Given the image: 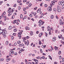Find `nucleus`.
<instances>
[{
  "instance_id": "nucleus-1",
  "label": "nucleus",
  "mask_w": 64,
  "mask_h": 64,
  "mask_svg": "<svg viewBox=\"0 0 64 64\" xmlns=\"http://www.w3.org/2000/svg\"><path fill=\"white\" fill-rule=\"evenodd\" d=\"M26 40V38L24 37L23 40V42L24 41V43L25 45H27V46H28L29 45V41L28 40H27V42L26 41H25V40Z\"/></svg>"
},
{
  "instance_id": "nucleus-2",
  "label": "nucleus",
  "mask_w": 64,
  "mask_h": 64,
  "mask_svg": "<svg viewBox=\"0 0 64 64\" xmlns=\"http://www.w3.org/2000/svg\"><path fill=\"white\" fill-rule=\"evenodd\" d=\"M57 1L56 0H54L53 1H52L51 4H50V7H52V5H54L55 4V2H57Z\"/></svg>"
},
{
  "instance_id": "nucleus-3",
  "label": "nucleus",
  "mask_w": 64,
  "mask_h": 64,
  "mask_svg": "<svg viewBox=\"0 0 64 64\" xmlns=\"http://www.w3.org/2000/svg\"><path fill=\"white\" fill-rule=\"evenodd\" d=\"M57 11L58 12H61V9L60 8H59V6L57 7Z\"/></svg>"
},
{
  "instance_id": "nucleus-4",
  "label": "nucleus",
  "mask_w": 64,
  "mask_h": 64,
  "mask_svg": "<svg viewBox=\"0 0 64 64\" xmlns=\"http://www.w3.org/2000/svg\"><path fill=\"white\" fill-rule=\"evenodd\" d=\"M33 60L34 61H35L36 63H35V64H38V60L35 59H33Z\"/></svg>"
},
{
  "instance_id": "nucleus-5",
  "label": "nucleus",
  "mask_w": 64,
  "mask_h": 64,
  "mask_svg": "<svg viewBox=\"0 0 64 64\" xmlns=\"http://www.w3.org/2000/svg\"><path fill=\"white\" fill-rule=\"evenodd\" d=\"M12 10V8H10L8 9V13H10L11 12V10Z\"/></svg>"
},
{
  "instance_id": "nucleus-6",
  "label": "nucleus",
  "mask_w": 64,
  "mask_h": 64,
  "mask_svg": "<svg viewBox=\"0 0 64 64\" xmlns=\"http://www.w3.org/2000/svg\"><path fill=\"white\" fill-rule=\"evenodd\" d=\"M51 7H50H50H48V10L49 11H51V10H52V8H51Z\"/></svg>"
},
{
  "instance_id": "nucleus-7",
  "label": "nucleus",
  "mask_w": 64,
  "mask_h": 64,
  "mask_svg": "<svg viewBox=\"0 0 64 64\" xmlns=\"http://www.w3.org/2000/svg\"><path fill=\"white\" fill-rule=\"evenodd\" d=\"M5 14H6V12H4L1 15L2 17V18H3L4 17V15H5Z\"/></svg>"
},
{
  "instance_id": "nucleus-8",
  "label": "nucleus",
  "mask_w": 64,
  "mask_h": 64,
  "mask_svg": "<svg viewBox=\"0 0 64 64\" xmlns=\"http://www.w3.org/2000/svg\"><path fill=\"white\" fill-rule=\"evenodd\" d=\"M54 18V16H53V15H52L50 16V18L51 19H53Z\"/></svg>"
},
{
  "instance_id": "nucleus-9",
  "label": "nucleus",
  "mask_w": 64,
  "mask_h": 64,
  "mask_svg": "<svg viewBox=\"0 0 64 64\" xmlns=\"http://www.w3.org/2000/svg\"><path fill=\"white\" fill-rule=\"evenodd\" d=\"M43 34V33L42 32L40 33L38 35V36L39 37H41V36H42V35Z\"/></svg>"
},
{
  "instance_id": "nucleus-10",
  "label": "nucleus",
  "mask_w": 64,
  "mask_h": 64,
  "mask_svg": "<svg viewBox=\"0 0 64 64\" xmlns=\"http://www.w3.org/2000/svg\"><path fill=\"white\" fill-rule=\"evenodd\" d=\"M56 39V37H53V41H55Z\"/></svg>"
},
{
  "instance_id": "nucleus-11",
  "label": "nucleus",
  "mask_w": 64,
  "mask_h": 64,
  "mask_svg": "<svg viewBox=\"0 0 64 64\" xmlns=\"http://www.w3.org/2000/svg\"><path fill=\"white\" fill-rule=\"evenodd\" d=\"M58 47H56V46H55L54 47V49H55V50H57L58 49Z\"/></svg>"
},
{
  "instance_id": "nucleus-12",
  "label": "nucleus",
  "mask_w": 64,
  "mask_h": 64,
  "mask_svg": "<svg viewBox=\"0 0 64 64\" xmlns=\"http://www.w3.org/2000/svg\"><path fill=\"white\" fill-rule=\"evenodd\" d=\"M41 10L40 8L38 9V10L37 11V13H39V12L41 11Z\"/></svg>"
},
{
  "instance_id": "nucleus-13",
  "label": "nucleus",
  "mask_w": 64,
  "mask_h": 64,
  "mask_svg": "<svg viewBox=\"0 0 64 64\" xmlns=\"http://www.w3.org/2000/svg\"><path fill=\"white\" fill-rule=\"evenodd\" d=\"M10 52H11L12 54L13 55V54H14V51L12 50H10Z\"/></svg>"
},
{
  "instance_id": "nucleus-14",
  "label": "nucleus",
  "mask_w": 64,
  "mask_h": 64,
  "mask_svg": "<svg viewBox=\"0 0 64 64\" xmlns=\"http://www.w3.org/2000/svg\"><path fill=\"white\" fill-rule=\"evenodd\" d=\"M58 4L59 5H62V2H61V1H60L59 2Z\"/></svg>"
},
{
  "instance_id": "nucleus-15",
  "label": "nucleus",
  "mask_w": 64,
  "mask_h": 64,
  "mask_svg": "<svg viewBox=\"0 0 64 64\" xmlns=\"http://www.w3.org/2000/svg\"><path fill=\"white\" fill-rule=\"evenodd\" d=\"M30 35L32 36V35H33V32L32 31H31L30 33Z\"/></svg>"
},
{
  "instance_id": "nucleus-16",
  "label": "nucleus",
  "mask_w": 64,
  "mask_h": 64,
  "mask_svg": "<svg viewBox=\"0 0 64 64\" xmlns=\"http://www.w3.org/2000/svg\"><path fill=\"white\" fill-rule=\"evenodd\" d=\"M64 22H61V23L60 22V25H63V24H64Z\"/></svg>"
},
{
  "instance_id": "nucleus-17",
  "label": "nucleus",
  "mask_w": 64,
  "mask_h": 64,
  "mask_svg": "<svg viewBox=\"0 0 64 64\" xmlns=\"http://www.w3.org/2000/svg\"><path fill=\"white\" fill-rule=\"evenodd\" d=\"M4 21H6V20H7V18H6V16H4Z\"/></svg>"
},
{
  "instance_id": "nucleus-18",
  "label": "nucleus",
  "mask_w": 64,
  "mask_h": 64,
  "mask_svg": "<svg viewBox=\"0 0 64 64\" xmlns=\"http://www.w3.org/2000/svg\"><path fill=\"white\" fill-rule=\"evenodd\" d=\"M21 34H22V32H18V36H20V35H21Z\"/></svg>"
},
{
  "instance_id": "nucleus-19",
  "label": "nucleus",
  "mask_w": 64,
  "mask_h": 64,
  "mask_svg": "<svg viewBox=\"0 0 64 64\" xmlns=\"http://www.w3.org/2000/svg\"><path fill=\"white\" fill-rule=\"evenodd\" d=\"M12 26H10L9 27H8V29L9 30H11V29H12Z\"/></svg>"
},
{
  "instance_id": "nucleus-20",
  "label": "nucleus",
  "mask_w": 64,
  "mask_h": 64,
  "mask_svg": "<svg viewBox=\"0 0 64 64\" xmlns=\"http://www.w3.org/2000/svg\"><path fill=\"white\" fill-rule=\"evenodd\" d=\"M12 14V12H10V13H9L8 14V16H10V15H11Z\"/></svg>"
},
{
  "instance_id": "nucleus-21",
  "label": "nucleus",
  "mask_w": 64,
  "mask_h": 64,
  "mask_svg": "<svg viewBox=\"0 0 64 64\" xmlns=\"http://www.w3.org/2000/svg\"><path fill=\"white\" fill-rule=\"evenodd\" d=\"M46 45H45L44 46L43 45H42V47L43 48H45L46 47Z\"/></svg>"
},
{
  "instance_id": "nucleus-22",
  "label": "nucleus",
  "mask_w": 64,
  "mask_h": 64,
  "mask_svg": "<svg viewBox=\"0 0 64 64\" xmlns=\"http://www.w3.org/2000/svg\"><path fill=\"white\" fill-rule=\"evenodd\" d=\"M3 32V30H1V28L0 27V34H1L2 32Z\"/></svg>"
},
{
  "instance_id": "nucleus-23",
  "label": "nucleus",
  "mask_w": 64,
  "mask_h": 64,
  "mask_svg": "<svg viewBox=\"0 0 64 64\" xmlns=\"http://www.w3.org/2000/svg\"><path fill=\"white\" fill-rule=\"evenodd\" d=\"M4 34H7V31L6 30L5 31H3Z\"/></svg>"
},
{
  "instance_id": "nucleus-24",
  "label": "nucleus",
  "mask_w": 64,
  "mask_h": 64,
  "mask_svg": "<svg viewBox=\"0 0 64 64\" xmlns=\"http://www.w3.org/2000/svg\"><path fill=\"white\" fill-rule=\"evenodd\" d=\"M8 43H9V42H8V41H6V45H8Z\"/></svg>"
},
{
  "instance_id": "nucleus-25",
  "label": "nucleus",
  "mask_w": 64,
  "mask_h": 64,
  "mask_svg": "<svg viewBox=\"0 0 64 64\" xmlns=\"http://www.w3.org/2000/svg\"><path fill=\"white\" fill-rule=\"evenodd\" d=\"M48 57L50 59V60H52V57H51V56H50V55L48 56Z\"/></svg>"
},
{
  "instance_id": "nucleus-26",
  "label": "nucleus",
  "mask_w": 64,
  "mask_h": 64,
  "mask_svg": "<svg viewBox=\"0 0 64 64\" xmlns=\"http://www.w3.org/2000/svg\"><path fill=\"white\" fill-rule=\"evenodd\" d=\"M53 11H54V12H56V9L55 8H54L53 9Z\"/></svg>"
},
{
  "instance_id": "nucleus-27",
  "label": "nucleus",
  "mask_w": 64,
  "mask_h": 64,
  "mask_svg": "<svg viewBox=\"0 0 64 64\" xmlns=\"http://www.w3.org/2000/svg\"><path fill=\"white\" fill-rule=\"evenodd\" d=\"M4 60V59L3 58H0V61H3Z\"/></svg>"
},
{
  "instance_id": "nucleus-28",
  "label": "nucleus",
  "mask_w": 64,
  "mask_h": 64,
  "mask_svg": "<svg viewBox=\"0 0 64 64\" xmlns=\"http://www.w3.org/2000/svg\"><path fill=\"white\" fill-rule=\"evenodd\" d=\"M14 8H13L12 10V11H11V12L12 13H13V12L14 11Z\"/></svg>"
},
{
  "instance_id": "nucleus-29",
  "label": "nucleus",
  "mask_w": 64,
  "mask_h": 64,
  "mask_svg": "<svg viewBox=\"0 0 64 64\" xmlns=\"http://www.w3.org/2000/svg\"><path fill=\"white\" fill-rule=\"evenodd\" d=\"M32 6V4L31 3H30L29 4H28V6L29 7H31Z\"/></svg>"
},
{
  "instance_id": "nucleus-30",
  "label": "nucleus",
  "mask_w": 64,
  "mask_h": 64,
  "mask_svg": "<svg viewBox=\"0 0 64 64\" xmlns=\"http://www.w3.org/2000/svg\"><path fill=\"white\" fill-rule=\"evenodd\" d=\"M43 16H44V14H42L41 16H40V18H42V17H43Z\"/></svg>"
},
{
  "instance_id": "nucleus-31",
  "label": "nucleus",
  "mask_w": 64,
  "mask_h": 64,
  "mask_svg": "<svg viewBox=\"0 0 64 64\" xmlns=\"http://www.w3.org/2000/svg\"><path fill=\"white\" fill-rule=\"evenodd\" d=\"M17 2L18 3H20L21 2H22V1L21 0H20V1H19V0H18L17 1Z\"/></svg>"
},
{
  "instance_id": "nucleus-32",
  "label": "nucleus",
  "mask_w": 64,
  "mask_h": 64,
  "mask_svg": "<svg viewBox=\"0 0 64 64\" xmlns=\"http://www.w3.org/2000/svg\"><path fill=\"white\" fill-rule=\"evenodd\" d=\"M15 20L13 21V24H15V23H16V20Z\"/></svg>"
},
{
  "instance_id": "nucleus-33",
  "label": "nucleus",
  "mask_w": 64,
  "mask_h": 64,
  "mask_svg": "<svg viewBox=\"0 0 64 64\" xmlns=\"http://www.w3.org/2000/svg\"><path fill=\"white\" fill-rule=\"evenodd\" d=\"M10 59H9L8 58H7L6 59V61L7 62H8L9 61H10Z\"/></svg>"
},
{
  "instance_id": "nucleus-34",
  "label": "nucleus",
  "mask_w": 64,
  "mask_h": 64,
  "mask_svg": "<svg viewBox=\"0 0 64 64\" xmlns=\"http://www.w3.org/2000/svg\"><path fill=\"white\" fill-rule=\"evenodd\" d=\"M22 17H23V15H22V14H21L20 16V18L21 19L22 18Z\"/></svg>"
},
{
  "instance_id": "nucleus-35",
  "label": "nucleus",
  "mask_w": 64,
  "mask_h": 64,
  "mask_svg": "<svg viewBox=\"0 0 64 64\" xmlns=\"http://www.w3.org/2000/svg\"><path fill=\"white\" fill-rule=\"evenodd\" d=\"M17 31V29H14V32H16V31Z\"/></svg>"
},
{
  "instance_id": "nucleus-36",
  "label": "nucleus",
  "mask_w": 64,
  "mask_h": 64,
  "mask_svg": "<svg viewBox=\"0 0 64 64\" xmlns=\"http://www.w3.org/2000/svg\"><path fill=\"white\" fill-rule=\"evenodd\" d=\"M62 22V19H60V23H61V22Z\"/></svg>"
},
{
  "instance_id": "nucleus-37",
  "label": "nucleus",
  "mask_w": 64,
  "mask_h": 64,
  "mask_svg": "<svg viewBox=\"0 0 64 64\" xmlns=\"http://www.w3.org/2000/svg\"><path fill=\"white\" fill-rule=\"evenodd\" d=\"M40 52L41 53H42V52H43L42 50L41 49H40Z\"/></svg>"
},
{
  "instance_id": "nucleus-38",
  "label": "nucleus",
  "mask_w": 64,
  "mask_h": 64,
  "mask_svg": "<svg viewBox=\"0 0 64 64\" xmlns=\"http://www.w3.org/2000/svg\"><path fill=\"white\" fill-rule=\"evenodd\" d=\"M58 30H55V32L56 33H57L58 32Z\"/></svg>"
},
{
  "instance_id": "nucleus-39",
  "label": "nucleus",
  "mask_w": 64,
  "mask_h": 64,
  "mask_svg": "<svg viewBox=\"0 0 64 64\" xmlns=\"http://www.w3.org/2000/svg\"><path fill=\"white\" fill-rule=\"evenodd\" d=\"M27 0H23V2L24 3L26 2H27Z\"/></svg>"
},
{
  "instance_id": "nucleus-40",
  "label": "nucleus",
  "mask_w": 64,
  "mask_h": 64,
  "mask_svg": "<svg viewBox=\"0 0 64 64\" xmlns=\"http://www.w3.org/2000/svg\"><path fill=\"white\" fill-rule=\"evenodd\" d=\"M42 20H40V21L38 22V23H42Z\"/></svg>"
},
{
  "instance_id": "nucleus-41",
  "label": "nucleus",
  "mask_w": 64,
  "mask_h": 64,
  "mask_svg": "<svg viewBox=\"0 0 64 64\" xmlns=\"http://www.w3.org/2000/svg\"><path fill=\"white\" fill-rule=\"evenodd\" d=\"M27 18V16H24V19H26Z\"/></svg>"
},
{
  "instance_id": "nucleus-42",
  "label": "nucleus",
  "mask_w": 64,
  "mask_h": 64,
  "mask_svg": "<svg viewBox=\"0 0 64 64\" xmlns=\"http://www.w3.org/2000/svg\"><path fill=\"white\" fill-rule=\"evenodd\" d=\"M12 63H15V60H14L13 59L12 60Z\"/></svg>"
},
{
  "instance_id": "nucleus-43",
  "label": "nucleus",
  "mask_w": 64,
  "mask_h": 64,
  "mask_svg": "<svg viewBox=\"0 0 64 64\" xmlns=\"http://www.w3.org/2000/svg\"><path fill=\"white\" fill-rule=\"evenodd\" d=\"M39 31H38V30H37L36 31V34H38V33H39Z\"/></svg>"
},
{
  "instance_id": "nucleus-44",
  "label": "nucleus",
  "mask_w": 64,
  "mask_h": 64,
  "mask_svg": "<svg viewBox=\"0 0 64 64\" xmlns=\"http://www.w3.org/2000/svg\"><path fill=\"white\" fill-rule=\"evenodd\" d=\"M21 43V42L20 41H18V44H20Z\"/></svg>"
},
{
  "instance_id": "nucleus-45",
  "label": "nucleus",
  "mask_w": 64,
  "mask_h": 64,
  "mask_svg": "<svg viewBox=\"0 0 64 64\" xmlns=\"http://www.w3.org/2000/svg\"><path fill=\"white\" fill-rule=\"evenodd\" d=\"M15 50V48H14L13 49H10V51H12V50Z\"/></svg>"
},
{
  "instance_id": "nucleus-46",
  "label": "nucleus",
  "mask_w": 64,
  "mask_h": 64,
  "mask_svg": "<svg viewBox=\"0 0 64 64\" xmlns=\"http://www.w3.org/2000/svg\"><path fill=\"white\" fill-rule=\"evenodd\" d=\"M62 9H64V4H62Z\"/></svg>"
},
{
  "instance_id": "nucleus-47",
  "label": "nucleus",
  "mask_w": 64,
  "mask_h": 64,
  "mask_svg": "<svg viewBox=\"0 0 64 64\" xmlns=\"http://www.w3.org/2000/svg\"><path fill=\"white\" fill-rule=\"evenodd\" d=\"M61 52L60 51H59L58 52V54L60 55V54H61Z\"/></svg>"
},
{
  "instance_id": "nucleus-48",
  "label": "nucleus",
  "mask_w": 64,
  "mask_h": 64,
  "mask_svg": "<svg viewBox=\"0 0 64 64\" xmlns=\"http://www.w3.org/2000/svg\"><path fill=\"white\" fill-rule=\"evenodd\" d=\"M11 39L12 40H13V39H14V36H12Z\"/></svg>"
},
{
  "instance_id": "nucleus-49",
  "label": "nucleus",
  "mask_w": 64,
  "mask_h": 64,
  "mask_svg": "<svg viewBox=\"0 0 64 64\" xmlns=\"http://www.w3.org/2000/svg\"><path fill=\"white\" fill-rule=\"evenodd\" d=\"M2 34V35H3L4 34V32H3V31L2 30V33L1 34H0V35H1V34Z\"/></svg>"
},
{
  "instance_id": "nucleus-50",
  "label": "nucleus",
  "mask_w": 64,
  "mask_h": 64,
  "mask_svg": "<svg viewBox=\"0 0 64 64\" xmlns=\"http://www.w3.org/2000/svg\"><path fill=\"white\" fill-rule=\"evenodd\" d=\"M19 46H20V47H22V44H20L19 45Z\"/></svg>"
},
{
  "instance_id": "nucleus-51",
  "label": "nucleus",
  "mask_w": 64,
  "mask_h": 64,
  "mask_svg": "<svg viewBox=\"0 0 64 64\" xmlns=\"http://www.w3.org/2000/svg\"><path fill=\"white\" fill-rule=\"evenodd\" d=\"M39 45H41V41H40L38 43Z\"/></svg>"
},
{
  "instance_id": "nucleus-52",
  "label": "nucleus",
  "mask_w": 64,
  "mask_h": 64,
  "mask_svg": "<svg viewBox=\"0 0 64 64\" xmlns=\"http://www.w3.org/2000/svg\"><path fill=\"white\" fill-rule=\"evenodd\" d=\"M21 9V7L20 6H19L18 7V10H20V9Z\"/></svg>"
},
{
  "instance_id": "nucleus-53",
  "label": "nucleus",
  "mask_w": 64,
  "mask_h": 64,
  "mask_svg": "<svg viewBox=\"0 0 64 64\" xmlns=\"http://www.w3.org/2000/svg\"><path fill=\"white\" fill-rule=\"evenodd\" d=\"M16 24L17 25H18L19 24V23H18V21L17 20H16Z\"/></svg>"
},
{
  "instance_id": "nucleus-54",
  "label": "nucleus",
  "mask_w": 64,
  "mask_h": 64,
  "mask_svg": "<svg viewBox=\"0 0 64 64\" xmlns=\"http://www.w3.org/2000/svg\"><path fill=\"white\" fill-rule=\"evenodd\" d=\"M62 4H64V1H63V0H62Z\"/></svg>"
},
{
  "instance_id": "nucleus-55",
  "label": "nucleus",
  "mask_w": 64,
  "mask_h": 64,
  "mask_svg": "<svg viewBox=\"0 0 64 64\" xmlns=\"http://www.w3.org/2000/svg\"><path fill=\"white\" fill-rule=\"evenodd\" d=\"M47 4H44V7H47Z\"/></svg>"
},
{
  "instance_id": "nucleus-56",
  "label": "nucleus",
  "mask_w": 64,
  "mask_h": 64,
  "mask_svg": "<svg viewBox=\"0 0 64 64\" xmlns=\"http://www.w3.org/2000/svg\"><path fill=\"white\" fill-rule=\"evenodd\" d=\"M16 4H15L14 5V7H16Z\"/></svg>"
},
{
  "instance_id": "nucleus-57",
  "label": "nucleus",
  "mask_w": 64,
  "mask_h": 64,
  "mask_svg": "<svg viewBox=\"0 0 64 64\" xmlns=\"http://www.w3.org/2000/svg\"><path fill=\"white\" fill-rule=\"evenodd\" d=\"M37 7H36L34 8V10H37Z\"/></svg>"
},
{
  "instance_id": "nucleus-58",
  "label": "nucleus",
  "mask_w": 64,
  "mask_h": 64,
  "mask_svg": "<svg viewBox=\"0 0 64 64\" xmlns=\"http://www.w3.org/2000/svg\"><path fill=\"white\" fill-rule=\"evenodd\" d=\"M29 16L30 17H32V14H30Z\"/></svg>"
},
{
  "instance_id": "nucleus-59",
  "label": "nucleus",
  "mask_w": 64,
  "mask_h": 64,
  "mask_svg": "<svg viewBox=\"0 0 64 64\" xmlns=\"http://www.w3.org/2000/svg\"><path fill=\"white\" fill-rule=\"evenodd\" d=\"M16 45H17V43H16V42H15L14 44V46H16Z\"/></svg>"
},
{
  "instance_id": "nucleus-60",
  "label": "nucleus",
  "mask_w": 64,
  "mask_h": 64,
  "mask_svg": "<svg viewBox=\"0 0 64 64\" xmlns=\"http://www.w3.org/2000/svg\"><path fill=\"white\" fill-rule=\"evenodd\" d=\"M4 38L6 37V34H4Z\"/></svg>"
},
{
  "instance_id": "nucleus-61",
  "label": "nucleus",
  "mask_w": 64,
  "mask_h": 64,
  "mask_svg": "<svg viewBox=\"0 0 64 64\" xmlns=\"http://www.w3.org/2000/svg\"><path fill=\"white\" fill-rule=\"evenodd\" d=\"M56 17L57 19H59L58 17V16H57V15L56 16Z\"/></svg>"
},
{
  "instance_id": "nucleus-62",
  "label": "nucleus",
  "mask_w": 64,
  "mask_h": 64,
  "mask_svg": "<svg viewBox=\"0 0 64 64\" xmlns=\"http://www.w3.org/2000/svg\"><path fill=\"white\" fill-rule=\"evenodd\" d=\"M14 55H17V53L16 52H15L14 54Z\"/></svg>"
},
{
  "instance_id": "nucleus-63",
  "label": "nucleus",
  "mask_w": 64,
  "mask_h": 64,
  "mask_svg": "<svg viewBox=\"0 0 64 64\" xmlns=\"http://www.w3.org/2000/svg\"><path fill=\"white\" fill-rule=\"evenodd\" d=\"M14 16H12V19H14Z\"/></svg>"
},
{
  "instance_id": "nucleus-64",
  "label": "nucleus",
  "mask_w": 64,
  "mask_h": 64,
  "mask_svg": "<svg viewBox=\"0 0 64 64\" xmlns=\"http://www.w3.org/2000/svg\"><path fill=\"white\" fill-rule=\"evenodd\" d=\"M62 62H64V59L63 58H62Z\"/></svg>"
}]
</instances>
